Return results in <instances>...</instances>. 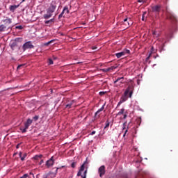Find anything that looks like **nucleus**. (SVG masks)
Segmentation results:
<instances>
[{
  "label": "nucleus",
  "instance_id": "nucleus-1",
  "mask_svg": "<svg viewBox=\"0 0 178 178\" xmlns=\"http://www.w3.org/2000/svg\"><path fill=\"white\" fill-rule=\"evenodd\" d=\"M133 90H134V88L133 86H129L128 88L126 89L124 96H122L118 102L117 106H120L123 102H126L127 101V96L129 95V98H131V95H133Z\"/></svg>",
  "mask_w": 178,
  "mask_h": 178
},
{
  "label": "nucleus",
  "instance_id": "nucleus-2",
  "mask_svg": "<svg viewBox=\"0 0 178 178\" xmlns=\"http://www.w3.org/2000/svg\"><path fill=\"white\" fill-rule=\"evenodd\" d=\"M56 2L52 1L47 9V13L43 15L44 19H51L54 12L56 10Z\"/></svg>",
  "mask_w": 178,
  "mask_h": 178
},
{
  "label": "nucleus",
  "instance_id": "nucleus-3",
  "mask_svg": "<svg viewBox=\"0 0 178 178\" xmlns=\"http://www.w3.org/2000/svg\"><path fill=\"white\" fill-rule=\"evenodd\" d=\"M166 17H167L168 20H170L171 22H173L174 23H176V22H177V18L176 17V16L173 13H172L169 11H167Z\"/></svg>",
  "mask_w": 178,
  "mask_h": 178
},
{
  "label": "nucleus",
  "instance_id": "nucleus-4",
  "mask_svg": "<svg viewBox=\"0 0 178 178\" xmlns=\"http://www.w3.org/2000/svg\"><path fill=\"white\" fill-rule=\"evenodd\" d=\"M88 165V162L87 160H86V161H85L84 163L81 165V168H80V169H79V171L78 173H77V176H78V177L81 176V172H84V169H85V168L87 169V168H88V165Z\"/></svg>",
  "mask_w": 178,
  "mask_h": 178
},
{
  "label": "nucleus",
  "instance_id": "nucleus-5",
  "mask_svg": "<svg viewBox=\"0 0 178 178\" xmlns=\"http://www.w3.org/2000/svg\"><path fill=\"white\" fill-rule=\"evenodd\" d=\"M33 48H34V45H33L31 41L25 42L22 46L24 51H26V49H33Z\"/></svg>",
  "mask_w": 178,
  "mask_h": 178
},
{
  "label": "nucleus",
  "instance_id": "nucleus-6",
  "mask_svg": "<svg viewBox=\"0 0 178 178\" xmlns=\"http://www.w3.org/2000/svg\"><path fill=\"white\" fill-rule=\"evenodd\" d=\"M98 173L99 175V177H104V175L106 173L105 165H102L99 167L98 170Z\"/></svg>",
  "mask_w": 178,
  "mask_h": 178
},
{
  "label": "nucleus",
  "instance_id": "nucleus-7",
  "mask_svg": "<svg viewBox=\"0 0 178 178\" xmlns=\"http://www.w3.org/2000/svg\"><path fill=\"white\" fill-rule=\"evenodd\" d=\"M65 13H70L69 7L65 6L62 13L58 15V19H62V17H65Z\"/></svg>",
  "mask_w": 178,
  "mask_h": 178
},
{
  "label": "nucleus",
  "instance_id": "nucleus-8",
  "mask_svg": "<svg viewBox=\"0 0 178 178\" xmlns=\"http://www.w3.org/2000/svg\"><path fill=\"white\" fill-rule=\"evenodd\" d=\"M105 108V104H104L101 108H99L95 114V120H97V119H99L100 118V115L99 113L102 112V111H104V109Z\"/></svg>",
  "mask_w": 178,
  "mask_h": 178
},
{
  "label": "nucleus",
  "instance_id": "nucleus-9",
  "mask_svg": "<svg viewBox=\"0 0 178 178\" xmlns=\"http://www.w3.org/2000/svg\"><path fill=\"white\" fill-rule=\"evenodd\" d=\"M54 163H55L54 156H51V159L46 162V166H47V168H51V166H54Z\"/></svg>",
  "mask_w": 178,
  "mask_h": 178
},
{
  "label": "nucleus",
  "instance_id": "nucleus-10",
  "mask_svg": "<svg viewBox=\"0 0 178 178\" xmlns=\"http://www.w3.org/2000/svg\"><path fill=\"white\" fill-rule=\"evenodd\" d=\"M124 24L125 26H127V29L130 27V26H131V24H133V22H131V19L130 18H125L124 19Z\"/></svg>",
  "mask_w": 178,
  "mask_h": 178
},
{
  "label": "nucleus",
  "instance_id": "nucleus-11",
  "mask_svg": "<svg viewBox=\"0 0 178 178\" xmlns=\"http://www.w3.org/2000/svg\"><path fill=\"white\" fill-rule=\"evenodd\" d=\"M3 23H4V26H7V27H9V24H12V19L7 18L4 20H2Z\"/></svg>",
  "mask_w": 178,
  "mask_h": 178
},
{
  "label": "nucleus",
  "instance_id": "nucleus-12",
  "mask_svg": "<svg viewBox=\"0 0 178 178\" xmlns=\"http://www.w3.org/2000/svg\"><path fill=\"white\" fill-rule=\"evenodd\" d=\"M33 123V120L29 118L26 122L24 123V127H26V129H29V127H30V126H31V124Z\"/></svg>",
  "mask_w": 178,
  "mask_h": 178
},
{
  "label": "nucleus",
  "instance_id": "nucleus-13",
  "mask_svg": "<svg viewBox=\"0 0 178 178\" xmlns=\"http://www.w3.org/2000/svg\"><path fill=\"white\" fill-rule=\"evenodd\" d=\"M10 27L6 26L5 24L0 25V32L2 33L3 31H6V30H9Z\"/></svg>",
  "mask_w": 178,
  "mask_h": 178
},
{
  "label": "nucleus",
  "instance_id": "nucleus-14",
  "mask_svg": "<svg viewBox=\"0 0 178 178\" xmlns=\"http://www.w3.org/2000/svg\"><path fill=\"white\" fill-rule=\"evenodd\" d=\"M17 41H19V39H15V40L10 44V48L13 51L17 47Z\"/></svg>",
  "mask_w": 178,
  "mask_h": 178
},
{
  "label": "nucleus",
  "instance_id": "nucleus-15",
  "mask_svg": "<svg viewBox=\"0 0 178 178\" xmlns=\"http://www.w3.org/2000/svg\"><path fill=\"white\" fill-rule=\"evenodd\" d=\"M17 8H19V5H17V6H16V5L10 6V10L11 12H15V10H16V9H17Z\"/></svg>",
  "mask_w": 178,
  "mask_h": 178
},
{
  "label": "nucleus",
  "instance_id": "nucleus-16",
  "mask_svg": "<svg viewBox=\"0 0 178 178\" xmlns=\"http://www.w3.org/2000/svg\"><path fill=\"white\" fill-rule=\"evenodd\" d=\"M115 56L119 59L120 58H122V56H124V53L123 51L116 53Z\"/></svg>",
  "mask_w": 178,
  "mask_h": 178
},
{
  "label": "nucleus",
  "instance_id": "nucleus-17",
  "mask_svg": "<svg viewBox=\"0 0 178 178\" xmlns=\"http://www.w3.org/2000/svg\"><path fill=\"white\" fill-rule=\"evenodd\" d=\"M55 22V19L52 18L49 20L44 21L45 24H49Z\"/></svg>",
  "mask_w": 178,
  "mask_h": 178
},
{
  "label": "nucleus",
  "instance_id": "nucleus-18",
  "mask_svg": "<svg viewBox=\"0 0 178 178\" xmlns=\"http://www.w3.org/2000/svg\"><path fill=\"white\" fill-rule=\"evenodd\" d=\"M41 158H42V154H40V155H35L33 159H34V161H39V159H41Z\"/></svg>",
  "mask_w": 178,
  "mask_h": 178
},
{
  "label": "nucleus",
  "instance_id": "nucleus-19",
  "mask_svg": "<svg viewBox=\"0 0 178 178\" xmlns=\"http://www.w3.org/2000/svg\"><path fill=\"white\" fill-rule=\"evenodd\" d=\"M123 79H124V77H119L115 81H114V84H116V83H118V81H120V83H123Z\"/></svg>",
  "mask_w": 178,
  "mask_h": 178
},
{
  "label": "nucleus",
  "instance_id": "nucleus-20",
  "mask_svg": "<svg viewBox=\"0 0 178 178\" xmlns=\"http://www.w3.org/2000/svg\"><path fill=\"white\" fill-rule=\"evenodd\" d=\"M153 12H159V6H154L152 7Z\"/></svg>",
  "mask_w": 178,
  "mask_h": 178
},
{
  "label": "nucleus",
  "instance_id": "nucleus-21",
  "mask_svg": "<svg viewBox=\"0 0 178 178\" xmlns=\"http://www.w3.org/2000/svg\"><path fill=\"white\" fill-rule=\"evenodd\" d=\"M122 53H124V55H129V54H130V50H129V49H124V50L122 51Z\"/></svg>",
  "mask_w": 178,
  "mask_h": 178
},
{
  "label": "nucleus",
  "instance_id": "nucleus-22",
  "mask_svg": "<svg viewBox=\"0 0 178 178\" xmlns=\"http://www.w3.org/2000/svg\"><path fill=\"white\" fill-rule=\"evenodd\" d=\"M72 105H73V101L71 102L70 104H67L65 106V108H67V109H70L72 108Z\"/></svg>",
  "mask_w": 178,
  "mask_h": 178
},
{
  "label": "nucleus",
  "instance_id": "nucleus-23",
  "mask_svg": "<svg viewBox=\"0 0 178 178\" xmlns=\"http://www.w3.org/2000/svg\"><path fill=\"white\" fill-rule=\"evenodd\" d=\"M152 34H153L154 37H156V38H158V37H159V33H158V32H156L155 31H154L152 32Z\"/></svg>",
  "mask_w": 178,
  "mask_h": 178
},
{
  "label": "nucleus",
  "instance_id": "nucleus-24",
  "mask_svg": "<svg viewBox=\"0 0 178 178\" xmlns=\"http://www.w3.org/2000/svg\"><path fill=\"white\" fill-rule=\"evenodd\" d=\"M115 69H118V66H111L110 67H108V72H111L112 70H115Z\"/></svg>",
  "mask_w": 178,
  "mask_h": 178
},
{
  "label": "nucleus",
  "instance_id": "nucleus-25",
  "mask_svg": "<svg viewBox=\"0 0 178 178\" xmlns=\"http://www.w3.org/2000/svg\"><path fill=\"white\" fill-rule=\"evenodd\" d=\"M147 15V12H144L143 15H142V20L143 22H145L146 19H145V16Z\"/></svg>",
  "mask_w": 178,
  "mask_h": 178
},
{
  "label": "nucleus",
  "instance_id": "nucleus-26",
  "mask_svg": "<svg viewBox=\"0 0 178 178\" xmlns=\"http://www.w3.org/2000/svg\"><path fill=\"white\" fill-rule=\"evenodd\" d=\"M55 42V40H51L49 41L48 42L44 43V45L46 47H48V45H49V44H52V42Z\"/></svg>",
  "mask_w": 178,
  "mask_h": 178
},
{
  "label": "nucleus",
  "instance_id": "nucleus-27",
  "mask_svg": "<svg viewBox=\"0 0 178 178\" xmlns=\"http://www.w3.org/2000/svg\"><path fill=\"white\" fill-rule=\"evenodd\" d=\"M123 113H124V108H122V109L120 110V111H119V112L118 113V115H123Z\"/></svg>",
  "mask_w": 178,
  "mask_h": 178
},
{
  "label": "nucleus",
  "instance_id": "nucleus-28",
  "mask_svg": "<svg viewBox=\"0 0 178 178\" xmlns=\"http://www.w3.org/2000/svg\"><path fill=\"white\" fill-rule=\"evenodd\" d=\"M27 156V153H24V154H23V156L22 157H21V161H24V159H26V157Z\"/></svg>",
  "mask_w": 178,
  "mask_h": 178
},
{
  "label": "nucleus",
  "instance_id": "nucleus-29",
  "mask_svg": "<svg viewBox=\"0 0 178 178\" xmlns=\"http://www.w3.org/2000/svg\"><path fill=\"white\" fill-rule=\"evenodd\" d=\"M82 178H86L87 177V170H86L83 172V175H81Z\"/></svg>",
  "mask_w": 178,
  "mask_h": 178
},
{
  "label": "nucleus",
  "instance_id": "nucleus-30",
  "mask_svg": "<svg viewBox=\"0 0 178 178\" xmlns=\"http://www.w3.org/2000/svg\"><path fill=\"white\" fill-rule=\"evenodd\" d=\"M20 130H21L22 133L27 132V129H26V127H24V129L20 128Z\"/></svg>",
  "mask_w": 178,
  "mask_h": 178
},
{
  "label": "nucleus",
  "instance_id": "nucleus-31",
  "mask_svg": "<svg viewBox=\"0 0 178 178\" xmlns=\"http://www.w3.org/2000/svg\"><path fill=\"white\" fill-rule=\"evenodd\" d=\"M15 29H17V30H23V26H15Z\"/></svg>",
  "mask_w": 178,
  "mask_h": 178
},
{
  "label": "nucleus",
  "instance_id": "nucleus-32",
  "mask_svg": "<svg viewBox=\"0 0 178 178\" xmlns=\"http://www.w3.org/2000/svg\"><path fill=\"white\" fill-rule=\"evenodd\" d=\"M102 70L104 73H108V72H109V68H104V69H102Z\"/></svg>",
  "mask_w": 178,
  "mask_h": 178
},
{
  "label": "nucleus",
  "instance_id": "nucleus-33",
  "mask_svg": "<svg viewBox=\"0 0 178 178\" xmlns=\"http://www.w3.org/2000/svg\"><path fill=\"white\" fill-rule=\"evenodd\" d=\"M109 124H110V123L108 122V121H106V125L104 127V129H108V127H109Z\"/></svg>",
  "mask_w": 178,
  "mask_h": 178
},
{
  "label": "nucleus",
  "instance_id": "nucleus-34",
  "mask_svg": "<svg viewBox=\"0 0 178 178\" xmlns=\"http://www.w3.org/2000/svg\"><path fill=\"white\" fill-rule=\"evenodd\" d=\"M23 66H24V64H22V65H18L17 67V70H19V69L23 67Z\"/></svg>",
  "mask_w": 178,
  "mask_h": 178
},
{
  "label": "nucleus",
  "instance_id": "nucleus-35",
  "mask_svg": "<svg viewBox=\"0 0 178 178\" xmlns=\"http://www.w3.org/2000/svg\"><path fill=\"white\" fill-rule=\"evenodd\" d=\"M49 65H54V60L51 58L49 59Z\"/></svg>",
  "mask_w": 178,
  "mask_h": 178
},
{
  "label": "nucleus",
  "instance_id": "nucleus-36",
  "mask_svg": "<svg viewBox=\"0 0 178 178\" xmlns=\"http://www.w3.org/2000/svg\"><path fill=\"white\" fill-rule=\"evenodd\" d=\"M39 116L38 115H35L33 117V120H35V122H37L38 119H39Z\"/></svg>",
  "mask_w": 178,
  "mask_h": 178
},
{
  "label": "nucleus",
  "instance_id": "nucleus-37",
  "mask_svg": "<svg viewBox=\"0 0 178 178\" xmlns=\"http://www.w3.org/2000/svg\"><path fill=\"white\" fill-rule=\"evenodd\" d=\"M127 131H129V127L125 130L123 137H126V134H127Z\"/></svg>",
  "mask_w": 178,
  "mask_h": 178
},
{
  "label": "nucleus",
  "instance_id": "nucleus-38",
  "mask_svg": "<svg viewBox=\"0 0 178 178\" xmlns=\"http://www.w3.org/2000/svg\"><path fill=\"white\" fill-rule=\"evenodd\" d=\"M138 2L140 3H144V2H147V0H138Z\"/></svg>",
  "mask_w": 178,
  "mask_h": 178
},
{
  "label": "nucleus",
  "instance_id": "nucleus-39",
  "mask_svg": "<svg viewBox=\"0 0 178 178\" xmlns=\"http://www.w3.org/2000/svg\"><path fill=\"white\" fill-rule=\"evenodd\" d=\"M71 166H72V168H76V162H73V163L71 164Z\"/></svg>",
  "mask_w": 178,
  "mask_h": 178
},
{
  "label": "nucleus",
  "instance_id": "nucleus-40",
  "mask_svg": "<svg viewBox=\"0 0 178 178\" xmlns=\"http://www.w3.org/2000/svg\"><path fill=\"white\" fill-rule=\"evenodd\" d=\"M99 95L102 96V95H105V94H106V92H99Z\"/></svg>",
  "mask_w": 178,
  "mask_h": 178
},
{
  "label": "nucleus",
  "instance_id": "nucleus-41",
  "mask_svg": "<svg viewBox=\"0 0 178 178\" xmlns=\"http://www.w3.org/2000/svg\"><path fill=\"white\" fill-rule=\"evenodd\" d=\"M126 124H127V122H124V123H123L122 130H125V129H126Z\"/></svg>",
  "mask_w": 178,
  "mask_h": 178
},
{
  "label": "nucleus",
  "instance_id": "nucleus-42",
  "mask_svg": "<svg viewBox=\"0 0 178 178\" xmlns=\"http://www.w3.org/2000/svg\"><path fill=\"white\" fill-rule=\"evenodd\" d=\"M95 134V131H93L90 133V136H94Z\"/></svg>",
  "mask_w": 178,
  "mask_h": 178
},
{
  "label": "nucleus",
  "instance_id": "nucleus-43",
  "mask_svg": "<svg viewBox=\"0 0 178 178\" xmlns=\"http://www.w3.org/2000/svg\"><path fill=\"white\" fill-rule=\"evenodd\" d=\"M22 152H20L19 153V158H21V159L22 158Z\"/></svg>",
  "mask_w": 178,
  "mask_h": 178
},
{
  "label": "nucleus",
  "instance_id": "nucleus-44",
  "mask_svg": "<svg viewBox=\"0 0 178 178\" xmlns=\"http://www.w3.org/2000/svg\"><path fill=\"white\" fill-rule=\"evenodd\" d=\"M44 163V160H41L39 163V165H42Z\"/></svg>",
  "mask_w": 178,
  "mask_h": 178
},
{
  "label": "nucleus",
  "instance_id": "nucleus-45",
  "mask_svg": "<svg viewBox=\"0 0 178 178\" xmlns=\"http://www.w3.org/2000/svg\"><path fill=\"white\" fill-rule=\"evenodd\" d=\"M149 58H151V54L149 55V56L147 58V60H148V59H149Z\"/></svg>",
  "mask_w": 178,
  "mask_h": 178
},
{
  "label": "nucleus",
  "instance_id": "nucleus-46",
  "mask_svg": "<svg viewBox=\"0 0 178 178\" xmlns=\"http://www.w3.org/2000/svg\"><path fill=\"white\" fill-rule=\"evenodd\" d=\"M126 118H127V115L124 114V119H126Z\"/></svg>",
  "mask_w": 178,
  "mask_h": 178
},
{
  "label": "nucleus",
  "instance_id": "nucleus-47",
  "mask_svg": "<svg viewBox=\"0 0 178 178\" xmlns=\"http://www.w3.org/2000/svg\"><path fill=\"white\" fill-rule=\"evenodd\" d=\"M92 49H93V50H94V49H97V47H92Z\"/></svg>",
  "mask_w": 178,
  "mask_h": 178
},
{
  "label": "nucleus",
  "instance_id": "nucleus-48",
  "mask_svg": "<svg viewBox=\"0 0 178 178\" xmlns=\"http://www.w3.org/2000/svg\"><path fill=\"white\" fill-rule=\"evenodd\" d=\"M53 59L56 60V59H57V58H56V57H55V56H53Z\"/></svg>",
  "mask_w": 178,
  "mask_h": 178
},
{
  "label": "nucleus",
  "instance_id": "nucleus-49",
  "mask_svg": "<svg viewBox=\"0 0 178 178\" xmlns=\"http://www.w3.org/2000/svg\"><path fill=\"white\" fill-rule=\"evenodd\" d=\"M59 169V168H56V172L58 173V170Z\"/></svg>",
  "mask_w": 178,
  "mask_h": 178
},
{
  "label": "nucleus",
  "instance_id": "nucleus-50",
  "mask_svg": "<svg viewBox=\"0 0 178 178\" xmlns=\"http://www.w3.org/2000/svg\"><path fill=\"white\" fill-rule=\"evenodd\" d=\"M19 145H17V147H16V148H19Z\"/></svg>",
  "mask_w": 178,
  "mask_h": 178
},
{
  "label": "nucleus",
  "instance_id": "nucleus-51",
  "mask_svg": "<svg viewBox=\"0 0 178 178\" xmlns=\"http://www.w3.org/2000/svg\"><path fill=\"white\" fill-rule=\"evenodd\" d=\"M25 0H22V2H24Z\"/></svg>",
  "mask_w": 178,
  "mask_h": 178
},
{
  "label": "nucleus",
  "instance_id": "nucleus-52",
  "mask_svg": "<svg viewBox=\"0 0 178 178\" xmlns=\"http://www.w3.org/2000/svg\"><path fill=\"white\" fill-rule=\"evenodd\" d=\"M30 175H33L32 172H30Z\"/></svg>",
  "mask_w": 178,
  "mask_h": 178
},
{
  "label": "nucleus",
  "instance_id": "nucleus-53",
  "mask_svg": "<svg viewBox=\"0 0 178 178\" xmlns=\"http://www.w3.org/2000/svg\"><path fill=\"white\" fill-rule=\"evenodd\" d=\"M16 155V153L14 154V156Z\"/></svg>",
  "mask_w": 178,
  "mask_h": 178
}]
</instances>
